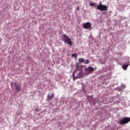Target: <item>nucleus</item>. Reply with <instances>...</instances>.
<instances>
[{"label":"nucleus","instance_id":"f257e3e1","mask_svg":"<svg viewBox=\"0 0 130 130\" xmlns=\"http://www.w3.org/2000/svg\"><path fill=\"white\" fill-rule=\"evenodd\" d=\"M76 69L74 72L77 75L78 78H83L84 74H83V68L84 67L79 62H77L76 64Z\"/></svg>","mask_w":130,"mask_h":130},{"label":"nucleus","instance_id":"f03ea898","mask_svg":"<svg viewBox=\"0 0 130 130\" xmlns=\"http://www.w3.org/2000/svg\"><path fill=\"white\" fill-rule=\"evenodd\" d=\"M62 40L64 41L65 43H68L71 46H73V43L72 42V40L70 37L65 34L62 35Z\"/></svg>","mask_w":130,"mask_h":130},{"label":"nucleus","instance_id":"7ed1b4c3","mask_svg":"<svg viewBox=\"0 0 130 130\" xmlns=\"http://www.w3.org/2000/svg\"><path fill=\"white\" fill-rule=\"evenodd\" d=\"M96 9L101 11H108V6L106 5H102V3L100 2L99 5H96Z\"/></svg>","mask_w":130,"mask_h":130},{"label":"nucleus","instance_id":"20e7f679","mask_svg":"<svg viewBox=\"0 0 130 130\" xmlns=\"http://www.w3.org/2000/svg\"><path fill=\"white\" fill-rule=\"evenodd\" d=\"M95 71L94 68L92 67H88L87 68H85V75L86 76L88 75H90L91 73H93Z\"/></svg>","mask_w":130,"mask_h":130},{"label":"nucleus","instance_id":"39448f33","mask_svg":"<svg viewBox=\"0 0 130 130\" xmlns=\"http://www.w3.org/2000/svg\"><path fill=\"white\" fill-rule=\"evenodd\" d=\"M130 121V118L124 117L122 119L121 121H119V123L120 124H126L128 122Z\"/></svg>","mask_w":130,"mask_h":130},{"label":"nucleus","instance_id":"423d86ee","mask_svg":"<svg viewBox=\"0 0 130 130\" xmlns=\"http://www.w3.org/2000/svg\"><path fill=\"white\" fill-rule=\"evenodd\" d=\"M83 26L84 29H89V28L92 26V24H91V23L87 22L86 23H83Z\"/></svg>","mask_w":130,"mask_h":130},{"label":"nucleus","instance_id":"0eeeda50","mask_svg":"<svg viewBox=\"0 0 130 130\" xmlns=\"http://www.w3.org/2000/svg\"><path fill=\"white\" fill-rule=\"evenodd\" d=\"M54 98V94L49 93L47 95V99L48 100H52Z\"/></svg>","mask_w":130,"mask_h":130},{"label":"nucleus","instance_id":"6e6552de","mask_svg":"<svg viewBox=\"0 0 130 130\" xmlns=\"http://www.w3.org/2000/svg\"><path fill=\"white\" fill-rule=\"evenodd\" d=\"M87 99L88 101H89V102L91 103L95 102V100L93 99V95H90L87 96Z\"/></svg>","mask_w":130,"mask_h":130},{"label":"nucleus","instance_id":"1a4fd4ad","mask_svg":"<svg viewBox=\"0 0 130 130\" xmlns=\"http://www.w3.org/2000/svg\"><path fill=\"white\" fill-rule=\"evenodd\" d=\"M15 85L16 86V90L17 92H19L21 90V86L20 85H17V83H15Z\"/></svg>","mask_w":130,"mask_h":130},{"label":"nucleus","instance_id":"9d476101","mask_svg":"<svg viewBox=\"0 0 130 130\" xmlns=\"http://www.w3.org/2000/svg\"><path fill=\"white\" fill-rule=\"evenodd\" d=\"M78 61L79 62H80L79 63H84L85 62V59H84V58H79L78 59Z\"/></svg>","mask_w":130,"mask_h":130},{"label":"nucleus","instance_id":"9b49d317","mask_svg":"<svg viewBox=\"0 0 130 130\" xmlns=\"http://www.w3.org/2000/svg\"><path fill=\"white\" fill-rule=\"evenodd\" d=\"M75 75H76V73H75V72H74L73 74L74 81H76V80H77V79H78L79 78V77H78V75H77V76H75Z\"/></svg>","mask_w":130,"mask_h":130},{"label":"nucleus","instance_id":"f8f14e48","mask_svg":"<svg viewBox=\"0 0 130 130\" xmlns=\"http://www.w3.org/2000/svg\"><path fill=\"white\" fill-rule=\"evenodd\" d=\"M128 66H129V64H123L122 67L123 69V70H127V67H128Z\"/></svg>","mask_w":130,"mask_h":130},{"label":"nucleus","instance_id":"ddd939ff","mask_svg":"<svg viewBox=\"0 0 130 130\" xmlns=\"http://www.w3.org/2000/svg\"><path fill=\"white\" fill-rule=\"evenodd\" d=\"M90 63V60L86 59L85 61H84V64H88V63Z\"/></svg>","mask_w":130,"mask_h":130},{"label":"nucleus","instance_id":"4468645a","mask_svg":"<svg viewBox=\"0 0 130 130\" xmlns=\"http://www.w3.org/2000/svg\"><path fill=\"white\" fill-rule=\"evenodd\" d=\"M71 56L72 57H75V58H77V57H78V55H77L76 54H72Z\"/></svg>","mask_w":130,"mask_h":130},{"label":"nucleus","instance_id":"2eb2a0df","mask_svg":"<svg viewBox=\"0 0 130 130\" xmlns=\"http://www.w3.org/2000/svg\"><path fill=\"white\" fill-rule=\"evenodd\" d=\"M89 5L90 7H95V4H94L93 3H90Z\"/></svg>","mask_w":130,"mask_h":130}]
</instances>
